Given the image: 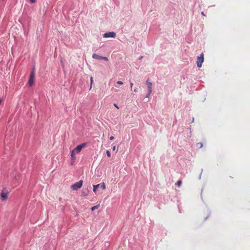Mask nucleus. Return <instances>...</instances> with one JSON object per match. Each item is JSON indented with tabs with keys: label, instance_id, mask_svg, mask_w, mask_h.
Returning <instances> with one entry per match:
<instances>
[{
	"label": "nucleus",
	"instance_id": "f257e3e1",
	"mask_svg": "<svg viewBox=\"0 0 250 250\" xmlns=\"http://www.w3.org/2000/svg\"><path fill=\"white\" fill-rule=\"evenodd\" d=\"M86 146V143H83L78 145L75 148L73 149L71 152V157L74 160L75 159V155L81 152L82 149Z\"/></svg>",
	"mask_w": 250,
	"mask_h": 250
},
{
	"label": "nucleus",
	"instance_id": "f03ea898",
	"mask_svg": "<svg viewBox=\"0 0 250 250\" xmlns=\"http://www.w3.org/2000/svg\"><path fill=\"white\" fill-rule=\"evenodd\" d=\"M35 76V70H34V69H33L31 72V74H30V75L29 77V81H28V84L30 86L33 85L34 83Z\"/></svg>",
	"mask_w": 250,
	"mask_h": 250
},
{
	"label": "nucleus",
	"instance_id": "7ed1b4c3",
	"mask_svg": "<svg viewBox=\"0 0 250 250\" xmlns=\"http://www.w3.org/2000/svg\"><path fill=\"white\" fill-rule=\"evenodd\" d=\"M83 182L82 180H80L79 182L75 183L74 184L71 186V188L74 190H77L83 186Z\"/></svg>",
	"mask_w": 250,
	"mask_h": 250
},
{
	"label": "nucleus",
	"instance_id": "20e7f679",
	"mask_svg": "<svg viewBox=\"0 0 250 250\" xmlns=\"http://www.w3.org/2000/svg\"><path fill=\"white\" fill-rule=\"evenodd\" d=\"M204 60V54L203 53H201L200 56H198L197 58V61L196 62L197 67H201L202 66V64Z\"/></svg>",
	"mask_w": 250,
	"mask_h": 250
},
{
	"label": "nucleus",
	"instance_id": "39448f33",
	"mask_svg": "<svg viewBox=\"0 0 250 250\" xmlns=\"http://www.w3.org/2000/svg\"><path fill=\"white\" fill-rule=\"evenodd\" d=\"M8 193V192L6 189H3L0 193V197L2 200H5L7 198Z\"/></svg>",
	"mask_w": 250,
	"mask_h": 250
},
{
	"label": "nucleus",
	"instance_id": "423d86ee",
	"mask_svg": "<svg viewBox=\"0 0 250 250\" xmlns=\"http://www.w3.org/2000/svg\"><path fill=\"white\" fill-rule=\"evenodd\" d=\"M98 187H100L103 189H105L106 188L105 185L104 183H103L101 184H98L96 185H93V191L94 192H96L97 188H98Z\"/></svg>",
	"mask_w": 250,
	"mask_h": 250
},
{
	"label": "nucleus",
	"instance_id": "0eeeda50",
	"mask_svg": "<svg viewBox=\"0 0 250 250\" xmlns=\"http://www.w3.org/2000/svg\"><path fill=\"white\" fill-rule=\"evenodd\" d=\"M116 36V33L114 32H110L104 33L103 35L104 38H115Z\"/></svg>",
	"mask_w": 250,
	"mask_h": 250
},
{
	"label": "nucleus",
	"instance_id": "6e6552de",
	"mask_svg": "<svg viewBox=\"0 0 250 250\" xmlns=\"http://www.w3.org/2000/svg\"><path fill=\"white\" fill-rule=\"evenodd\" d=\"M146 83L147 85L148 91H149V93H151L152 92V83L151 82H148V81H146Z\"/></svg>",
	"mask_w": 250,
	"mask_h": 250
},
{
	"label": "nucleus",
	"instance_id": "1a4fd4ad",
	"mask_svg": "<svg viewBox=\"0 0 250 250\" xmlns=\"http://www.w3.org/2000/svg\"><path fill=\"white\" fill-rule=\"evenodd\" d=\"M92 58L93 59H97V60H101L102 56L94 53L92 54Z\"/></svg>",
	"mask_w": 250,
	"mask_h": 250
},
{
	"label": "nucleus",
	"instance_id": "9d476101",
	"mask_svg": "<svg viewBox=\"0 0 250 250\" xmlns=\"http://www.w3.org/2000/svg\"><path fill=\"white\" fill-rule=\"evenodd\" d=\"M89 193V190L88 189H86L84 190H83L82 193V196H86L88 195Z\"/></svg>",
	"mask_w": 250,
	"mask_h": 250
},
{
	"label": "nucleus",
	"instance_id": "9b49d317",
	"mask_svg": "<svg viewBox=\"0 0 250 250\" xmlns=\"http://www.w3.org/2000/svg\"><path fill=\"white\" fill-rule=\"evenodd\" d=\"M99 206H100V205H96V206H95L92 207L91 208V210H92V211H93V210H94L95 209H96L98 208L99 207Z\"/></svg>",
	"mask_w": 250,
	"mask_h": 250
},
{
	"label": "nucleus",
	"instance_id": "f8f14e48",
	"mask_svg": "<svg viewBox=\"0 0 250 250\" xmlns=\"http://www.w3.org/2000/svg\"><path fill=\"white\" fill-rule=\"evenodd\" d=\"M182 183V181H181V180H179V181L177 182V183H176V185H177L178 187H180L181 186Z\"/></svg>",
	"mask_w": 250,
	"mask_h": 250
},
{
	"label": "nucleus",
	"instance_id": "ddd939ff",
	"mask_svg": "<svg viewBox=\"0 0 250 250\" xmlns=\"http://www.w3.org/2000/svg\"><path fill=\"white\" fill-rule=\"evenodd\" d=\"M196 145L199 148H201L203 146L202 143H198Z\"/></svg>",
	"mask_w": 250,
	"mask_h": 250
},
{
	"label": "nucleus",
	"instance_id": "4468645a",
	"mask_svg": "<svg viewBox=\"0 0 250 250\" xmlns=\"http://www.w3.org/2000/svg\"><path fill=\"white\" fill-rule=\"evenodd\" d=\"M93 82V78L91 77L90 78V89H91V88H92Z\"/></svg>",
	"mask_w": 250,
	"mask_h": 250
},
{
	"label": "nucleus",
	"instance_id": "2eb2a0df",
	"mask_svg": "<svg viewBox=\"0 0 250 250\" xmlns=\"http://www.w3.org/2000/svg\"><path fill=\"white\" fill-rule=\"evenodd\" d=\"M106 153L107 156L108 157H110L111 156V154H110V151L109 150H106Z\"/></svg>",
	"mask_w": 250,
	"mask_h": 250
},
{
	"label": "nucleus",
	"instance_id": "dca6fc26",
	"mask_svg": "<svg viewBox=\"0 0 250 250\" xmlns=\"http://www.w3.org/2000/svg\"><path fill=\"white\" fill-rule=\"evenodd\" d=\"M101 60H104L105 61H108V58L106 57H102V58H101Z\"/></svg>",
	"mask_w": 250,
	"mask_h": 250
},
{
	"label": "nucleus",
	"instance_id": "f3484780",
	"mask_svg": "<svg viewBox=\"0 0 250 250\" xmlns=\"http://www.w3.org/2000/svg\"><path fill=\"white\" fill-rule=\"evenodd\" d=\"M117 83L120 85H122L123 84V83L122 81H117Z\"/></svg>",
	"mask_w": 250,
	"mask_h": 250
},
{
	"label": "nucleus",
	"instance_id": "a211bd4d",
	"mask_svg": "<svg viewBox=\"0 0 250 250\" xmlns=\"http://www.w3.org/2000/svg\"><path fill=\"white\" fill-rule=\"evenodd\" d=\"M151 93H149V91H148V93H147V95H146V98H149V96H150V94H151Z\"/></svg>",
	"mask_w": 250,
	"mask_h": 250
},
{
	"label": "nucleus",
	"instance_id": "6ab92c4d",
	"mask_svg": "<svg viewBox=\"0 0 250 250\" xmlns=\"http://www.w3.org/2000/svg\"><path fill=\"white\" fill-rule=\"evenodd\" d=\"M114 106H115L117 109H119V106H118V105H117V104H114Z\"/></svg>",
	"mask_w": 250,
	"mask_h": 250
},
{
	"label": "nucleus",
	"instance_id": "aec40b11",
	"mask_svg": "<svg viewBox=\"0 0 250 250\" xmlns=\"http://www.w3.org/2000/svg\"><path fill=\"white\" fill-rule=\"evenodd\" d=\"M109 139L110 140H114V137L113 136H111Z\"/></svg>",
	"mask_w": 250,
	"mask_h": 250
},
{
	"label": "nucleus",
	"instance_id": "412c9836",
	"mask_svg": "<svg viewBox=\"0 0 250 250\" xmlns=\"http://www.w3.org/2000/svg\"><path fill=\"white\" fill-rule=\"evenodd\" d=\"M30 1L32 2V3H34L36 1V0H30Z\"/></svg>",
	"mask_w": 250,
	"mask_h": 250
},
{
	"label": "nucleus",
	"instance_id": "4be33fe9",
	"mask_svg": "<svg viewBox=\"0 0 250 250\" xmlns=\"http://www.w3.org/2000/svg\"><path fill=\"white\" fill-rule=\"evenodd\" d=\"M133 85V83H130V87H131V88H132Z\"/></svg>",
	"mask_w": 250,
	"mask_h": 250
},
{
	"label": "nucleus",
	"instance_id": "5701e85b",
	"mask_svg": "<svg viewBox=\"0 0 250 250\" xmlns=\"http://www.w3.org/2000/svg\"><path fill=\"white\" fill-rule=\"evenodd\" d=\"M134 92H137V91H138V88H135V89H134Z\"/></svg>",
	"mask_w": 250,
	"mask_h": 250
},
{
	"label": "nucleus",
	"instance_id": "b1692460",
	"mask_svg": "<svg viewBox=\"0 0 250 250\" xmlns=\"http://www.w3.org/2000/svg\"><path fill=\"white\" fill-rule=\"evenodd\" d=\"M112 149H113V150H115V149H116V147H115V146H114L112 147Z\"/></svg>",
	"mask_w": 250,
	"mask_h": 250
},
{
	"label": "nucleus",
	"instance_id": "393cba45",
	"mask_svg": "<svg viewBox=\"0 0 250 250\" xmlns=\"http://www.w3.org/2000/svg\"><path fill=\"white\" fill-rule=\"evenodd\" d=\"M62 67H64V64L62 63Z\"/></svg>",
	"mask_w": 250,
	"mask_h": 250
},
{
	"label": "nucleus",
	"instance_id": "a878e982",
	"mask_svg": "<svg viewBox=\"0 0 250 250\" xmlns=\"http://www.w3.org/2000/svg\"><path fill=\"white\" fill-rule=\"evenodd\" d=\"M1 99H0V104H1Z\"/></svg>",
	"mask_w": 250,
	"mask_h": 250
}]
</instances>
